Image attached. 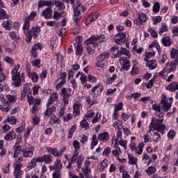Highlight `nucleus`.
<instances>
[{"instance_id":"nucleus-64","label":"nucleus","mask_w":178,"mask_h":178,"mask_svg":"<svg viewBox=\"0 0 178 178\" xmlns=\"http://www.w3.org/2000/svg\"><path fill=\"white\" fill-rule=\"evenodd\" d=\"M35 99L31 96V92H29L28 95H27V101L29 105H33L34 104V101Z\"/></svg>"},{"instance_id":"nucleus-41","label":"nucleus","mask_w":178,"mask_h":178,"mask_svg":"<svg viewBox=\"0 0 178 178\" xmlns=\"http://www.w3.org/2000/svg\"><path fill=\"white\" fill-rule=\"evenodd\" d=\"M54 5L58 8V10H65L66 9V6L62 1L55 0Z\"/></svg>"},{"instance_id":"nucleus-49","label":"nucleus","mask_w":178,"mask_h":178,"mask_svg":"<svg viewBox=\"0 0 178 178\" xmlns=\"http://www.w3.org/2000/svg\"><path fill=\"white\" fill-rule=\"evenodd\" d=\"M74 20L77 23L80 19H81V15L80 14V10H77L76 8H74Z\"/></svg>"},{"instance_id":"nucleus-18","label":"nucleus","mask_w":178,"mask_h":178,"mask_svg":"<svg viewBox=\"0 0 178 178\" xmlns=\"http://www.w3.org/2000/svg\"><path fill=\"white\" fill-rule=\"evenodd\" d=\"M42 49V44L41 43H35L31 48V56L37 58V51H41Z\"/></svg>"},{"instance_id":"nucleus-62","label":"nucleus","mask_w":178,"mask_h":178,"mask_svg":"<svg viewBox=\"0 0 178 178\" xmlns=\"http://www.w3.org/2000/svg\"><path fill=\"white\" fill-rule=\"evenodd\" d=\"M123 109V102H120L118 104H115L114 111L115 112H120Z\"/></svg>"},{"instance_id":"nucleus-24","label":"nucleus","mask_w":178,"mask_h":178,"mask_svg":"<svg viewBox=\"0 0 178 178\" xmlns=\"http://www.w3.org/2000/svg\"><path fill=\"white\" fill-rule=\"evenodd\" d=\"M41 16L44 17V19H51V17H52V8H51V7L45 8L42 12Z\"/></svg>"},{"instance_id":"nucleus-12","label":"nucleus","mask_w":178,"mask_h":178,"mask_svg":"<svg viewBox=\"0 0 178 178\" xmlns=\"http://www.w3.org/2000/svg\"><path fill=\"white\" fill-rule=\"evenodd\" d=\"M92 161L87 160L85 163V165L82 168V172L87 177V178H92V177L90 175L91 173V166Z\"/></svg>"},{"instance_id":"nucleus-57","label":"nucleus","mask_w":178,"mask_h":178,"mask_svg":"<svg viewBox=\"0 0 178 178\" xmlns=\"http://www.w3.org/2000/svg\"><path fill=\"white\" fill-rule=\"evenodd\" d=\"M50 118H51V120H50L51 124H59V123H60V120H59V118H58L56 115H54Z\"/></svg>"},{"instance_id":"nucleus-19","label":"nucleus","mask_w":178,"mask_h":178,"mask_svg":"<svg viewBox=\"0 0 178 178\" xmlns=\"http://www.w3.org/2000/svg\"><path fill=\"white\" fill-rule=\"evenodd\" d=\"M80 108H83V104L80 102H76L73 105L74 116H79L80 115Z\"/></svg>"},{"instance_id":"nucleus-5","label":"nucleus","mask_w":178,"mask_h":178,"mask_svg":"<svg viewBox=\"0 0 178 178\" xmlns=\"http://www.w3.org/2000/svg\"><path fill=\"white\" fill-rule=\"evenodd\" d=\"M172 104H173V97L168 99L166 95L163 94L161 95V104L162 105L163 109L165 112L169 111V108H172Z\"/></svg>"},{"instance_id":"nucleus-30","label":"nucleus","mask_w":178,"mask_h":178,"mask_svg":"<svg viewBox=\"0 0 178 178\" xmlns=\"http://www.w3.org/2000/svg\"><path fill=\"white\" fill-rule=\"evenodd\" d=\"M145 146V144H144V142H140L136 147H135V149L134 152L136 154V155H141L143 154V152L144 151V147Z\"/></svg>"},{"instance_id":"nucleus-50","label":"nucleus","mask_w":178,"mask_h":178,"mask_svg":"<svg viewBox=\"0 0 178 178\" xmlns=\"http://www.w3.org/2000/svg\"><path fill=\"white\" fill-rule=\"evenodd\" d=\"M37 166V161H35V159L33 158L31 161L27 165V169L29 170H31V169H34Z\"/></svg>"},{"instance_id":"nucleus-9","label":"nucleus","mask_w":178,"mask_h":178,"mask_svg":"<svg viewBox=\"0 0 178 178\" xmlns=\"http://www.w3.org/2000/svg\"><path fill=\"white\" fill-rule=\"evenodd\" d=\"M51 104H49L48 103L46 104V108L47 109L44 112V115L45 118H52L54 115V113L56 112V106H51Z\"/></svg>"},{"instance_id":"nucleus-31","label":"nucleus","mask_w":178,"mask_h":178,"mask_svg":"<svg viewBox=\"0 0 178 178\" xmlns=\"http://www.w3.org/2000/svg\"><path fill=\"white\" fill-rule=\"evenodd\" d=\"M169 30V26L166 22H162L159 29V35H163L164 33H166Z\"/></svg>"},{"instance_id":"nucleus-43","label":"nucleus","mask_w":178,"mask_h":178,"mask_svg":"<svg viewBox=\"0 0 178 178\" xmlns=\"http://www.w3.org/2000/svg\"><path fill=\"white\" fill-rule=\"evenodd\" d=\"M159 55V62L160 65H164L166 60H168V56L165 53H163L162 54L160 53Z\"/></svg>"},{"instance_id":"nucleus-47","label":"nucleus","mask_w":178,"mask_h":178,"mask_svg":"<svg viewBox=\"0 0 178 178\" xmlns=\"http://www.w3.org/2000/svg\"><path fill=\"white\" fill-rule=\"evenodd\" d=\"M107 58H109V53L104 52V53L101 54L97 58V60H98V62H104V60H105V59H107Z\"/></svg>"},{"instance_id":"nucleus-26","label":"nucleus","mask_w":178,"mask_h":178,"mask_svg":"<svg viewBox=\"0 0 178 178\" xmlns=\"http://www.w3.org/2000/svg\"><path fill=\"white\" fill-rule=\"evenodd\" d=\"M54 3L51 0H40L38 3V8H42V6H54Z\"/></svg>"},{"instance_id":"nucleus-4","label":"nucleus","mask_w":178,"mask_h":178,"mask_svg":"<svg viewBox=\"0 0 178 178\" xmlns=\"http://www.w3.org/2000/svg\"><path fill=\"white\" fill-rule=\"evenodd\" d=\"M22 31L26 37V42H31V40H33V38H37V37L40 35V33H41V27L32 26L31 30H30V27H29L28 29L25 31L23 26Z\"/></svg>"},{"instance_id":"nucleus-6","label":"nucleus","mask_w":178,"mask_h":178,"mask_svg":"<svg viewBox=\"0 0 178 178\" xmlns=\"http://www.w3.org/2000/svg\"><path fill=\"white\" fill-rule=\"evenodd\" d=\"M60 95L63 97V102L65 105H67L69 104V98L73 95V92L72 91V88H63L60 90Z\"/></svg>"},{"instance_id":"nucleus-39","label":"nucleus","mask_w":178,"mask_h":178,"mask_svg":"<svg viewBox=\"0 0 178 178\" xmlns=\"http://www.w3.org/2000/svg\"><path fill=\"white\" fill-rule=\"evenodd\" d=\"M4 123H10V124L15 125L17 123V118L15 116L8 117L5 120Z\"/></svg>"},{"instance_id":"nucleus-28","label":"nucleus","mask_w":178,"mask_h":178,"mask_svg":"<svg viewBox=\"0 0 178 178\" xmlns=\"http://www.w3.org/2000/svg\"><path fill=\"white\" fill-rule=\"evenodd\" d=\"M98 140L102 143H106L109 140V134L108 132H102L98 134Z\"/></svg>"},{"instance_id":"nucleus-23","label":"nucleus","mask_w":178,"mask_h":178,"mask_svg":"<svg viewBox=\"0 0 178 178\" xmlns=\"http://www.w3.org/2000/svg\"><path fill=\"white\" fill-rule=\"evenodd\" d=\"M152 109H153V111H155L156 112H159V114L158 113L156 114L157 118H163L165 113H163V111L161 108V105L156 104H153Z\"/></svg>"},{"instance_id":"nucleus-34","label":"nucleus","mask_w":178,"mask_h":178,"mask_svg":"<svg viewBox=\"0 0 178 178\" xmlns=\"http://www.w3.org/2000/svg\"><path fill=\"white\" fill-rule=\"evenodd\" d=\"M171 59H175L174 62L178 63V49L172 48L170 51Z\"/></svg>"},{"instance_id":"nucleus-56","label":"nucleus","mask_w":178,"mask_h":178,"mask_svg":"<svg viewBox=\"0 0 178 178\" xmlns=\"http://www.w3.org/2000/svg\"><path fill=\"white\" fill-rule=\"evenodd\" d=\"M66 111V104H62L58 111V118H63Z\"/></svg>"},{"instance_id":"nucleus-10","label":"nucleus","mask_w":178,"mask_h":178,"mask_svg":"<svg viewBox=\"0 0 178 178\" xmlns=\"http://www.w3.org/2000/svg\"><path fill=\"white\" fill-rule=\"evenodd\" d=\"M126 33H118L115 35V38H114V42L117 44V45H122L124 44L127 41L126 40Z\"/></svg>"},{"instance_id":"nucleus-63","label":"nucleus","mask_w":178,"mask_h":178,"mask_svg":"<svg viewBox=\"0 0 178 178\" xmlns=\"http://www.w3.org/2000/svg\"><path fill=\"white\" fill-rule=\"evenodd\" d=\"M118 143L121 145V147H123L124 149H127V140H123L122 138L118 140Z\"/></svg>"},{"instance_id":"nucleus-15","label":"nucleus","mask_w":178,"mask_h":178,"mask_svg":"<svg viewBox=\"0 0 178 178\" xmlns=\"http://www.w3.org/2000/svg\"><path fill=\"white\" fill-rule=\"evenodd\" d=\"M119 63L122 65V68L124 70H130V67H131V65H130V61L127 60V58L126 57H121L119 60Z\"/></svg>"},{"instance_id":"nucleus-13","label":"nucleus","mask_w":178,"mask_h":178,"mask_svg":"<svg viewBox=\"0 0 178 178\" xmlns=\"http://www.w3.org/2000/svg\"><path fill=\"white\" fill-rule=\"evenodd\" d=\"M178 63L172 61L171 63L167 62L165 65V70H166L167 73H172L173 72H176V69H177Z\"/></svg>"},{"instance_id":"nucleus-51","label":"nucleus","mask_w":178,"mask_h":178,"mask_svg":"<svg viewBox=\"0 0 178 178\" xmlns=\"http://www.w3.org/2000/svg\"><path fill=\"white\" fill-rule=\"evenodd\" d=\"M5 19H9V15H8L6 10L0 8V20H5Z\"/></svg>"},{"instance_id":"nucleus-7","label":"nucleus","mask_w":178,"mask_h":178,"mask_svg":"<svg viewBox=\"0 0 178 178\" xmlns=\"http://www.w3.org/2000/svg\"><path fill=\"white\" fill-rule=\"evenodd\" d=\"M25 71L27 77H29V79H31L33 83H37V81H38V79H40V75L34 71L31 72V67L30 66V64L26 65Z\"/></svg>"},{"instance_id":"nucleus-20","label":"nucleus","mask_w":178,"mask_h":178,"mask_svg":"<svg viewBox=\"0 0 178 178\" xmlns=\"http://www.w3.org/2000/svg\"><path fill=\"white\" fill-rule=\"evenodd\" d=\"M97 19H99V13H95L93 15L88 17L85 22V24H86V26H88V24H91L92 22H95Z\"/></svg>"},{"instance_id":"nucleus-44","label":"nucleus","mask_w":178,"mask_h":178,"mask_svg":"<svg viewBox=\"0 0 178 178\" xmlns=\"http://www.w3.org/2000/svg\"><path fill=\"white\" fill-rule=\"evenodd\" d=\"M161 42L164 47H170V45H172V41L170 40V38L169 36L163 38L161 39Z\"/></svg>"},{"instance_id":"nucleus-29","label":"nucleus","mask_w":178,"mask_h":178,"mask_svg":"<svg viewBox=\"0 0 178 178\" xmlns=\"http://www.w3.org/2000/svg\"><path fill=\"white\" fill-rule=\"evenodd\" d=\"M16 132L11 131L5 136L4 140L6 141H13V140H16Z\"/></svg>"},{"instance_id":"nucleus-60","label":"nucleus","mask_w":178,"mask_h":178,"mask_svg":"<svg viewBox=\"0 0 178 178\" xmlns=\"http://www.w3.org/2000/svg\"><path fill=\"white\" fill-rule=\"evenodd\" d=\"M7 99L9 101V102H11L13 104H15L16 101H17V96L8 95L6 96Z\"/></svg>"},{"instance_id":"nucleus-42","label":"nucleus","mask_w":178,"mask_h":178,"mask_svg":"<svg viewBox=\"0 0 178 178\" xmlns=\"http://www.w3.org/2000/svg\"><path fill=\"white\" fill-rule=\"evenodd\" d=\"M127 155L129 165H137L138 159H137V157H134V156L130 154H128Z\"/></svg>"},{"instance_id":"nucleus-52","label":"nucleus","mask_w":178,"mask_h":178,"mask_svg":"<svg viewBox=\"0 0 178 178\" xmlns=\"http://www.w3.org/2000/svg\"><path fill=\"white\" fill-rule=\"evenodd\" d=\"M12 21L10 19L3 21L2 23V26L6 29V30H10V27H12Z\"/></svg>"},{"instance_id":"nucleus-33","label":"nucleus","mask_w":178,"mask_h":178,"mask_svg":"<svg viewBox=\"0 0 178 178\" xmlns=\"http://www.w3.org/2000/svg\"><path fill=\"white\" fill-rule=\"evenodd\" d=\"M156 48L157 50L158 54H161V52H162V50L161 49V45H159V43L158 42V41L154 40L153 41L151 44H149V49H151V48Z\"/></svg>"},{"instance_id":"nucleus-59","label":"nucleus","mask_w":178,"mask_h":178,"mask_svg":"<svg viewBox=\"0 0 178 178\" xmlns=\"http://www.w3.org/2000/svg\"><path fill=\"white\" fill-rule=\"evenodd\" d=\"M148 33H150V35L153 37V38H156L158 37V32L155 31V29H152V27H149L147 29Z\"/></svg>"},{"instance_id":"nucleus-32","label":"nucleus","mask_w":178,"mask_h":178,"mask_svg":"<svg viewBox=\"0 0 178 178\" xmlns=\"http://www.w3.org/2000/svg\"><path fill=\"white\" fill-rule=\"evenodd\" d=\"M166 90L171 92H175V91L178 90V82L171 83L170 85L166 86Z\"/></svg>"},{"instance_id":"nucleus-37","label":"nucleus","mask_w":178,"mask_h":178,"mask_svg":"<svg viewBox=\"0 0 178 178\" xmlns=\"http://www.w3.org/2000/svg\"><path fill=\"white\" fill-rule=\"evenodd\" d=\"M146 65L149 67V70H154V69H156L158 64L156 63V60H151L147 62Z\"/></svg>"},{"instance_id":"nucleus-54","label":"nucleus","mask_w":178,"mask_h":178,"mask_svg":"<svg viewBox=\"0 0 178 178\" xmlns=\"http://www.w3.org/2000/svg\"><path fill=\"white\" fill-rule=\"evenodd\" d=\"M108 163H109V161H108V159H104L102 163H100V165L99 167V170L102 172L103 170H105V168L108 166Z\"/></svg>"},{"instance_id":"nucleus-2","label":"nucleus","mask_w":178,"mask_h":178,"mask_svg":"<svg viewBox=\"0 0 178 178\" xmlns=\"http://www.w3.org/2000/svg\"><path fill=\"white\" fill-rule=\"evenodd\" d=\"M163 122V119H157L155 117L152 118V121L149 125L147 133L149 134L151 131L156 130V131H159L161 134H165L166 126L162 124Z\"/></svg>"},{"instance_id":"nucleus-3","label":"nucleus","mask_w":178,"mask_h":178,"mask_svg":"<svg viewBox=\"0 0 178 178\" xmlns=\"http://www.w3.org/2000/svg\"><path fill=\"white\" fill-rule=\"evenodd\" d=\"M20 69V64H17L15 67L12 70L11 74L12 80H13V86L15 87H20L22 86V83H24V74H20L19 70Z\"/></svg>"},{"instance_id":"nucleus-11","label":"nucleus","mask_w":178,"mask_h":178,"mask_svg":"<svg viewBox=\"0 0 178 178\" xmlns=\"http://www.w3.org/2000/svg\"><path fill=\"white\" fill-rule=\"evenodd\" d=\"M34 155V146H31L30 148L25 147L22 149V156L25 159H31Z\"/></svg>"},{"instance_id":"nucleus-38","label":"nucleus","mask_w":178,"mask_h":178,"mask_svg":"<svg viewBox=\"0 0 178 178\" xmlns=\"http://www.w3.org/2000/svg\"><path fill=\"white\" fill-rule=\"evenodd\" d=\"M14 153L13 158H17L22 152V146L21 145H14Z\"/></svg>"},{"instance_id":"nucleus-14","label":"nucleus","mask_w":178,"mask_h":178,"mask_svg":"<svg viewBox=\"0 0 178 178\" xmlns=\"http://www.w3.org/2000/svg\"><path fill=\"white\" fill-rule=\"evenodd\" d=\"M6 80V75L3 73V65L0 61V92H3V85L2 83Z\"/></svg>"},{"instance_id":"nucleus-27","label":"nucleus","mask_w":178,"mask_h":178,"mask_svg":"<svg viewBox=\"0 0 178 178\" xmlns=\"http://www.w3.org/2000/svg\"><path fill=\"white\" fill-rule=\"evenodd\" d=\"M65 151H66L65 147H62L60 151H58V149L56 148H54L51 155H53L54 156H56V158H59L62 156V155H63Z\"/></svg>"},{"instance_id":"nucleus-40","label":"nucleus","mask_w":178,"mask_h":178,"mask_svg":"<svg viewBox=\"0 0 178 178\" xmlns=\"http://www.w3.org/2000/svg\"><path fill=\"white\" fill-rule=\"evenodd\" d=\"M54 161L52 159V155L51 154H44L43 155V162L46 163V165H51V163Z\"/></svg>"},{"instance_id":"nucleus-61","label":"nucleus","mask_w":178,"mask_h":178,"mask_svg":"<svg viewBox=\"0 0 178 178\" xmlns=\"http://www.w3.org/2000/svg\"><path fill=\"white\" fill-rule=\"evenodd\" d=\"M167 137L169 138V140H174L175 137H176V131H175L173 129L170 130Z\"/></svg>"},{"instance_id":"nucleus-58","label":"nucleus","mask_w":178,"mask_h":178,"mask_svg":"<svg viewBox=\"0 0 178 178\" xmlns=\"http://www.w3.org/2000/svg\"><path fill=\"white\" fill-rule=\"evenodd\" d=\"M152 20L153 22L154 26H156L158 23H161L162 22V17L161 16L152 17Z\"/></svg>"},{"instance_id":"nucleus-17","label":"nucleus","mask_w":178,"mask_h":178,"mask_svg":"<svg viewBox=\"0 0 178 178\" xmlns=\"http://www.w3.org/2000/svg\"><path fill=\"white\" fill-rule=\"evenodd\" d=\"M121 55H125L126 56H128L129 59H130V58H131L130 51L124 47L120 48V51H118L117 52V54L115 55V58H120Z\"/></svg>"},{"instance_id":"nucleus-46","label":"nucleus","mask_w":178,"mask_h":178,"mask_svg":"<svg viewBox=\"0 0 178 178\" xmlns=\"http://www.w3.org/2000/svg\"><path fill=\"white\" fill-rule=\"evenodd\" d=\"M122 126H123V122L120 120H118L113 124V127L115 129V130H122Z\"/></svg>"},{"instance_id":"nucleus-45","label":"nucleus","mask_w":178,"mask_h":178,"mask_svg":"<svg viewBox=\"0 0 178 178\" xmlns=\"http://www.w3.org/2000/svg\"><path fill=\"white\" fill-rule=\"evenodd\" d=\"M97 145H98V138L96 134H94L92 136L90 149H94V147H97Z\"/></svg>"},{"instance_id":"nucleus-25","label":"nucleus","mask_w":178,"mask_h":178,"mask_svg":"<svg viewBox=\"0 0 178 178\" xmlns=\"http://www.w3.org/2000/svg\"><path fill=\"white\" fill-rule=\"evenodd\" d=\"M12 106H10V104H9V102H4L1 105H0V110L1 112H5L6 113H8L9 111H10Z\"/></svg>"},{"instance_id":"nucleus-35","label":"nucleus","mask_w":178,"mask_h":178,"mask_svg":"<svg viewBox=\"0 0 178 178\" xmlns=\"http://www.w3.org/2000/svg\"><path fill=\"white\" fill-rule=\"evenodd\" d=\"M74 47L76 49L75 55H83V46L81 45V42L75 43Z\"/></svg>"},{"instance_id":"nucleus-48","label":"nucleus","mask_w":178,"mask_h":178,"mask_svg":"<svg viewBox=\"0 0 178 178\" xmlns=\"http://www.w3.org/2000/svg\"><path fill=\"white\" fill-rule=\"evenodd\" d=\"M113 148H115V149L112 151V154L113 156L119 158V156L122 155V150L120 149V147L116 145V147H113Z\"/></svg>"},{"instance_id":"nucleus-55","label":"nucleus","mask_w":178,"mask_h":178,"mask_svg":"<svg viewBox=\"0 0 178 178\" xmlns=\"http://www.w3.org/2000/svg\"><path fill=\"white\" fill-rule=\"evenodd\" d=\"M156 52L152 51H149L147 52L145 54V57L144 58L145 62H148V60L151 59V58L154 57V55H156Z\"/></svg>"},{"instance_id":"nucleus-21","label":"nucleus","mask_w":178,"mask_h":178,"mask_svg":"<svg viewBox=\"0 0 178 178\" xmlns=\"http://www.w3.org/2000/svg\"><path fill=\"white\" fill-rule=\"evenodd\" d=\"M138 19H135L134 23L136 24L137 26H141L143 23H145L147 17L145 13H140L138 15Z\"/></svg>"},{"instance_id":"nucleus-22","label":"nucleus","mask_w":178,"mask_h":178,"mask_svg":"<svg viewBox=\"0 0 178 178\" xmlns=\"http://www.w3.org/2000/svg\"><path fill=\"white\" fill-rule=\"evenodd\" d=\"M123 138V133L122 132V129L117 130L116 136L113 138L112 144L114 145L113 147H116L118 145V141L119 140H122Z\"/></svg>"},{"instance_id":"nucleus-36","label":"nucleus","mask_w":178,"mask_h":178,"mask_svg":"<svg viewBox=\"0 0 178 178\" xmlns=\"http://www.w3.org/2000/svg\"><path fill=\"white\" fill-rule=\"evenodd\" d=\"M58 98H59L58 93L54 92L49 97V99L47 100V104H49V105H52V104H54V102H55V101H56Z\"/></svg>"},{"instance_id":"nucleus-16","label":"nucleus","mask_w":178,"mask_h":178,"mask_svg":"<svg viewBox=\"0 0 178 178\" xmlns=\"http://www.w3.org/2000/svg\"><path fill=\"white\" fill-rule=\"evenodd\" d=\"M62 161H60V159H56L53 165H49V170H51V172L53 170H57L58 172L62 170Z\"/></svg>"},{"instance_id":"nucleus-8","label":"nucleus","mask_w":178,"mask_h":178,"mask_svg":"<svg viewBox=\"0 0 178 178\" xmlns=\"http://www.w3.org/2000/svg\"><path fill=\"white\" fill-rule=\"evenodd\" d=\"M37 16V12L32 11L30 15L26 17L24 19V30L27 31L29 30V27H30V22L34 20V18Z\"/></svg>"},{"instance_id":"nucleus-53","label":"nucleus","mask_w":178,"mask_h":178,"mask_svg":"<svg viewBox=\"0 0 178 178\" xmlns=\"http://www.w3.org/2000/svg\"><path fill=\"white\" fill-rule=\"evenodd\" d=\"M145 172L148 176H151V175H154L156 172V168L151 165L145 170Z\"/></svg>"},{"instance_id":"nucleus-1","label":"nucleus","mask_w":178,"mask_h":178,"mask_svg":"<svg viewBox=\"0 0 178 178\" xmlns=\"http://www.w3.org/2000/svg\"><path fill=\"white\" fill-rule=\"evenodd\" d=\"M97 41H99V44L105 42L106 41L105 35H92L84 42V44L86 45L87 51L90 55H92L95 52V48L98 47Z\"/></svg>"}]
</instances>
